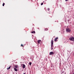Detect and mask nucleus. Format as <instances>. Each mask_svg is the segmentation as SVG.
Listing matches in <instances>:
<instances>
[{"label": "nucleus", "instance_id": "nucleus-1", "mask_svg": "<svg viewBox=\"0 0 74 74\" xmlns=\"http://www.w3.org/2000/svg\"><path fill=\"white\" fill-rule=\"evenodd\" d=\"M18 65H15L14 67V70L15 71H18Z\"/></svg>", "mask_w": 74, "mask_h": 74}, {"label": "nucleus", "instance_id": "nucleus-2", "mask_svg": "<svg viewBox=\"0 0 74 74\" xmlns=\"http://www.w3.org/2000/svg\"><path fill=\"white\" fill-rule=\"evenodd\" d=\"M51 50H52L53 49V42L52 40H51Z\"/></svg>", "mask_w": 74, "mask_h": 74}, {"label": "nucleus", "instance_id": "nucleus-3", "mask_svg": "<svg viewBox=\"0 0 74 74\" xmlns=\"http://www.w3.org/2000/svg\"><path fill=\"white\" fill-rule=\"evenodd\" d=\"M66 32H68V33H70V32H71V30H70V29L69 28V27H67L66 29Z\"/></svg>", "mask_w": 74, "mask_h": 74}, {"label": "nucleus", "instance_id": "nucleus-4", "mask_svg": "<svg viewBox=\"0 0 74 74\" xmlns=\"http://www.w3.org/2000/svg\"><path fill=\"white\" fill-rule=\"evenodd\" d=\"M69 40H71V41H74V38H73V36H72L69 38Z\"/></svg>", "mask_w": 74, "mask_h": 74}, {"label": "nucleus", "instance_id": "nucleus-5", "mask_svg": "<svg viewBox=\"0 0 74 74\" xmlns=\"http://www.w3.org/2000/svg\"><path fill=\"white\" fill-rule=\"evenodd\" d=\"M54 54V53L53 51L49 53V55H52Z\"/></svg>", "mask_w": 74, "mask_h": 74}, {"label": "nucleus", "instance_id": "nucleus-6", "mask_svg": "<svg viewBox=\"0 0 74 74\" xmlns=\"http://www.w3.org/2000/svg\"><path fill=\"white\" fill-rule=\"evenodd\" d=\"M57 40H58V37H57L56 38H55L54 39L55 41H57Z\"/></svg>", "mask_w": 74, "mask_h": 74}, {"label": "nucleus", "instance_id": "nucleus-7", "mask_svg": "<svg viewBox=\"0 0 74 74\" xmlns=\"http://www.w3.org/2000/svg\"><path fill=\"white\" fill-rule=\"evenodd\" d=\"M23 69H25V67H26V66H25V64H23Z\"/></svg>", "mask_w": 74, "mask_h": 74}, {"label": "nucleus", "instance_id": "nucleus-8", "mask_svg": "<svg viewBox=\"0 0 74 74\" xmlns=\"http://www.w3.org/2000/svg\"><path fill=\"white\" fill-rule=\"evenodd\" d=\"M38 42L39 44H40V42H41V40H39L38 41Z\"/></svg>", "mask_w": 74, "mask_h": 74}, {"label": "nucleus", "instance_id": "nucleus-9", "mask_svg": "<svg viewBox=\"0 0 74 74\" xmlns=\"http://www.w3.org/2000/svg\"><path fill=\"white\" fill-rule=\"evenodd\" d=\"M10 68H11V66H9V68H7V70H10Z\"/></svg>", "mask_w": 74, "mask_h": 74}, {"label": "nucleus", "instance_id": "nucleus-10", "mask_svg": "<svg viewBox=\"0 0 74 74\" xmlns=\"http://www.w3.org/2000/svg\"><path fill=\"white\" fill-rule=\"evenodd\" d=\"M45 31H47V30H48V29L46 28L45 29Z\"/></svg>", "mask_w": 74, "mask_h": 74}, {"label": "nucleus", "instance_id": "nucleus-11", "mask_svg": "<svg viewBox=\"0 0 74 74\" xmlns=\"http://www.w3.org/2000/svg\"><path fill=\"white\" fill-rule=\"evenodd\" d=\"M31 64H32V62H30L29 63V65H30V66H31Z\"/></svg>", "mask_w": 74, "mask_h": 74}, {"label": "nucleus", "instance_id": "nucleus-12", "mask_svg": "<svg viewBox=\"0 0 74 74\" xmlns=\"http://www.w3.org/2000/svg\"><path fill=\"white\" fill-rule=\"evenodd\" d=\"M5 4V3H3V6H4V5Z\"/></svg>", "mask_w": 74, "mask_h": 74}, {"label": "nucleus", "instance_id": "nucleus-13", "mask_svg": "<svg viewBox=\"0 0 74 74\" xmlns=\"http://www.w3.org/2000/svg\"><path fill=\"white\" fill-rule=\"evenodd\" d=\"M21 47H23V45L21 44Z\"/></svg>", "mask_w": 74, "mask_h": 74}, {"label": "nucleus", "instance_id": "nucleus-14", "mask_svg": "<svg viewBox=\"0 0 74 74\" xmlns=\"http://www.w3.org/2000/svg\"><path fill=\"white\" fill-rule=\"evenodd\" d=\"M49 8H47V10H48V11H49Z\"/></svg>", "mask_w": 74, "mask_h": 74}, {"label": "nucleus", "instance_id": "nucleus-15", "mask_svg": "<svg viewBox=\"0 0 74 74\" xmlns=\"http://www.w3.org/2000/svg\"><path fill=\"white\" fill-rule=\"evenodd\" d=\"M33 33H36V32L34 31H33Z\"/></svg>", "mask_w": 74, "mask_h": 74}, {"label": "nucleus", "instance_id": "nucleus-16", "mask_svg": "<svg viewBox=\"0 0 74 74\" xmlns=\"http://www.w3.org/2000/svg\"><path fill=\"white\" fill-rule=\"evenodd\" d=\"M41 5H43V3H41Z\"/></svg>", "mask_w": 74, "mask_h": 74}, {"label": "nucleus", "instance_id": "nucleus-17", "mask_svg": "<svg viewBox=\"0 0 74 74\" xmlns=\"http://www.w3.org/2000/svg\"><path fill=\"white\" fill-rule=\"evenodd\" d=\"M68 1V0H65V1Z\"/></svg>", "mask_w": 74, "mask_h": 74}, {"label": "nucleus", "instance_id": "nucleus-18", "mask_svg": "<svg viewBox=\"0 0 74 74\" xmlns=\"http://www.w3.org/2000/svg\"><path fill=\"white\" fill-rule=\"evenodd\" d=\"M31 33H33V32H32Z\"/></svg>", "mask_w": 74, "mask_h": 74}, {"label": "nucleus", "instance_id": "nucleus-19", "mask_svg": "<svg viewBox=\"0 0 74 74\" xmlns=\"http://www.w3.org/2000/svg\"><path fill=\"white\" fill-rule=\"evenodd\" d=\"M62 73H64V71H62Z\"/></svg>", "mask_w": 74, "mask_h": 74}, {"label": "nucleus", "instance_id": "nucleus-20", "mask_svg": "<svg viewBox=\"0 0 74 74\" xmlns=\"http://www.w3.org/2000/svg\"><path fill=\"white\" fill-rule=\"evenodd\" d=\"M23 74H25V73H23Z\"/></svg>", "mask_w": 74, "mask_h": 74}, {"label": "nucleus", "instance_id": "nucleus-21", "mask_svg": "<svg viewBox=\"0 0 74 74\" xmlns=\"http://www.w3.org/2000/svg\"><path fill=\"white\" fill-rule=\"evenodd\" d=\"M49 32H50V31H49Z\"/></svg>", "mask_w": 74, "mask_h": 74}, {"label": "nucleus", "instance_id": "nucleus-22", "mask_svg": "<svg viewBox=\"0 0 74 74\" xmlns=\"http://www.w3.org/2000/svg\"><path fill=\"white\" fill-rule=\"evenodd\" d=\"M73 74H74V73H73Z\"/></svg>", "mask_w": 74, "mask_h": 74}]
</instances>
